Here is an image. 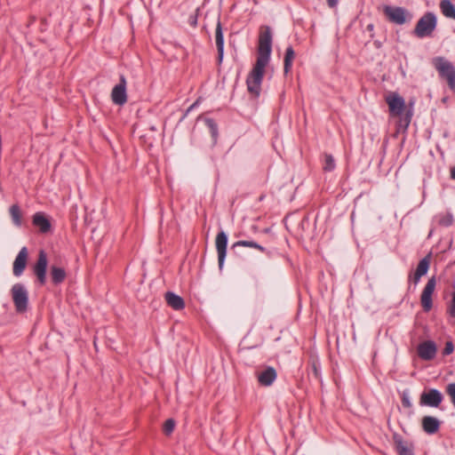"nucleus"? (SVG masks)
Here are the masks:
<instances>
[{
    "label": "nucleus",
    "mask_w": 455,
    "mask_h": 455,
    "mask_svg": "<svg viewBox=\"0 0 455 455\" xmlns=\"http://www.w3.org/2000/svg\"><path fill=\"white\" fill-rule=\"evenodd\" d=\"M164 299L167 305L174 310H182L185 307L184 299L172 291L165 292Z\"/></svg>",
    "instance_id": "obj_20"
},
{
    "label": "nucleus",
    "mask_w": 455,
    "mask_h": 455,
    "mask_svg": "<svg viewBox=\"0 0 455 455\" xmlns=\"http://www.w3.org/2000/svg\"><path fill=\"white\" fill-rule=\"evenodd\" d=\"M446 393L450 395L451 403L455 407V383H450L446 387Z\"/></svg>",
    "instance_id": "obj_31"
},
{
    "label": "nucleus",
    "mask_w": 455,
    "mask_h": 455,
    "mask_svg": "<svg viewBox=\"0 0 455 455\" xmlns=\"http://www.w3.org/2000/svg\"><path fill=\"white\" fill-rule=\"evenodd\" d=\"M193 109H194V108H191V106H190V107L187 109V111H186V113H185V115H184V117H185V116H187V115L191 111V110H193Z\"/></svg>",
    "instance_id": "obj_42"
},
{
    "label": "nucleus",
    "mask_w": 455,
    "mask_h": 455,
    "mask_svg": "<svg viewBox=\"0 0 455 455\" xmlns=\"http://www.w3.org/2000/svg\"><path fill=\"white\" fill-rule=\"evenodd\" d=\"M429 266H430V255H427L419 262L415 272L423 276L427 273V271L429 269Z\"/></svg>",
    "instance_id": "obj_26"
},
{
    "label": "nucleus",
    "mask_w": 455,
    "mask_h": 455,
    "mask_svg": "<svg viewBox=\"0 0 455 455\" xmlns=\"http://www.w3.org/2000/svg\"><path fill=\"white\" fill-rule=\"evenodd\" d=\"M436 284L435 277L432 276L428 279L420 296V302L425 312H429L433 307L432 294Z\"/></svg>",
    "instance_id": "obj_9"
},
{
    "label": "nucleus",
    "mask_w": 455,
    "mask_h": 455,
    "mask_svg": "<svg viewBox=\"0 0 455 455\" xmlns=\"http://www.w3.org/2000/svg\"><path fill=\"white\" fill-rule=\"evenodd\" d=\"M386 101L388 105L391 116H400L403 114L405 108V101L399 94L393 93L387 96Z\"/></svg>",
    "instance_id": "obj_12"
},
{
    "label": "nucleus",
    "mask_w": 455,
    "mask_h": 455,
    "mask_svg": "<svg viewBox=\"0 0 455 455\" xmlns=\"http://www.w3.org/2000/svg\"><path fill=\"white\" fill-rule=\"evenodd\" d=\"M236 247H250L259 250L261 252H267L269 254V251H267V249L258 243L254 241H249V240H240L233 243L232 249L235 250Z\"/></svg>",
    "instance_id": "obj_24"
},
{
    "label": "nucleus",
    "mask_w": 455,
    "mask_h": 455,
    "mask_svg": "<svg viewBox=\"0 0 455 455\" xmlns=\"http://www.w3.org/2000/svg\"><path fill=\"white\" fill-rule=\"evenodd\" d=\"M436 16L434 12H426L417 22L414 28V35L419 38L431 36L436 28Z\"/></svg>",
    "instance_id": "obj_3"
},
{
    "label": "nucleus",
    "mask_w": 455,
    "mask_h": 455,
    "mask_svg": "<svg viewBox=\"0 0 455 455\" xmlns=\"http://www.w3.org/2000/svg\"><path fill=\"white\" fill-rule=\"evenodd\" d=\"M339 0H327V4L331 8H334L338 5Z\"/></svg>",
    "instance_id": "obj_38"
},
{
    "label": "nucleus",
    "mask_w": 455,
    "mask_h": 455,
    "mask_svg": "<svg viewBox=\"0 0 455 455\" xmlns=\"http://www.w3.org/2000/svg\"><path fill=\"white\" fill-rule=\"evenodd\" d=\"M51 279L54 285L62 283L67 276V273L63 267L52 266L50 270Z\"/></svg>",
    "instance_id": "obj_21"
},
{
    "label": "nucleus",
    "mask_w": 455,
    "mask_h": 455,
    "mask_svg": "<svg viewBox=\"0 0 455 455\" xmlns=\"http://www.w3.org/2000/svg\"><path fill=\"white\" fill-rule=\"evenodd\" d=\"M215 42L217 46V52H218V64H221L224 57V36H223V30H222V24L220 22V18H218L216 28H215Z\"/></svg>",
    "instance_id": "obj_18"
},
{
    "label": "nucleus",
    "mask_w": 455,
    "mask_h": 455,
    "mask_svg": "<svg viewBox=\"0 0 455 455\" xmlns=\"http://www.w3.org/2000/svg\"><path fill=\"white\" fill-rule=\"evenodd\" d=\"M453 219L451 214H447L439 220V224L443 227H449L452 224Z\"/></svg>",
    "instance_id": "obj_33"
},
{
    "label": "nucleus",
    "mask_w": 455,
    "mask_h": 455,
    "mask_svg": "<svg viewBox=\"0 0 455 455\" xmlns=\"http://www.w3.org/2000/svg\"><path fill=\"white\" fill-rule=\"evenodd\" d=\"M436 345L432 340H426L418 346V355L425 361L433 360L436 355Z\"/></svg>",
    "instance_id": "obj_14"
},
{
    "label": "nucleus",
    "mask_w": 455,
    "mask_h": 455,
    "mask_svg": "<svg viewBox=\"0 0 455 455\" xmlns=\"http://www.w3.org/2000/svg\"><path fill=\"white\" fill-rule=\"evenodd\" d=\"M48 259L47 255L44 250H40L38 258L36 264L33 267V272L37 278L38 283L41 285H44L46 283V270H47Z\"/></svg>",
    "instance_id": "obj_7"
},
{
    "label": "nucleus",
    "mask_w": 455,
    "mask_h": 455,
    "mask_svg": "<svg viewBox=\"0 0 455 455\" xmlns=\"http://www.w3.org/2000/svg\"><path fill=\"white\" fill-rule=\"evenodd\" d=\"M111 100L118 106H123L127 102L126 79L124 75L120 76L119 83L112 89Z\"/></svg>",
    "instance_id": "obj_8"
},
{
    "label": "nucleus",
    "mask_w": 455,
    "mask_h": 455,
    "mask_svg": "<svg viewBox=\"0 0 455 455\" xmlns=\"http://www.w3.org/2000/svg\"><path fill=\"white\" fill-rule=\"evenodd\" d=\"M335 169V161L331 154H323V170L324 172H331Z\"/></svg>",
    "instance_id": "obj_28"
},
{
    "label": "nucleus",
    "mask_w": 455,
    "mask_h": 455,
    "mask_svg": "<svg viewBox=\"0 0 455 455\" xmlns=\"http://www.w3.org/2000/svg\"><path fill=\"white\" fill-rule=\"evenodd\" d=\"M435 67L440 76L447 80L450 88L455 90V68L452 63L438 57L435 60Z\"/></svg>",
    "instance_id": "obj_6"
},
{
    "label": "nucleus",
    "mask_w": 455,
    "mask_h": 455,
    "mask_svg": "<svg viewBox=\"0 0 455 455\" xmlns=\"http://www.w3.org/2000/svg\"><path fill=\"white\" fill-rule=\"evenodd\" d=\"M272 30L269 26L264 25L259 28L257 60L269 62L272 52Z\"/></svg>",
    "instance_id": "obj_2"
},
{
    "label": "nucleus",
    "mask_w": 455,
    "mask_h": 455,
    "mask_svg": "<svg viewBox=\"0 0 455 455\" xmlns=\"http://www.w3.org/2000/svg\"><path fill=\"white\" fill-rule=\"evenodd\" d=\"M422 277L421 275L414 272L412 275H410L409 276V279L411 280L415 284L418 283V282L419 281V279Z\"/></svg>",
    "instance_id": "obj_36"
},
{
    "label": "nucleus",
    "mask_w": 455,
    "mask_h": 455,
    "mask_svg": "<svg viewBox=\"0 0 455 455\" xmlns=\"http://www.w3.org/2000/svg\"><path fill=\"white\" fill-rule=\"evenodd\" d=\"M441 421L433 416H424L421 419V427L425 433L434 435L440 429Z\"/></svg>",
    "instance_id": "obj_19"
},
{
    "label": "nucleus",
    "mask_w": 455,
    "mask_h": 455,
    "mask_svg": "<svg viewBox=\"0 0 455 455\" xmlns=\"http://www.w3.org/2000/svg\"><path fill=\"white\" fill-rule=\"evenodd\" d=\"M366 28L369 31H373L374 26H373V24H369Z\"/></svg>",
    "instance_id": "obj_40"
},
{
    "label": "nucleus",
    "mask_w": 455,
    "mask_h": 455,
    "mask_svg": "<svg viewBox=\"0 0 455 455\" xmlns=\"http://www.w3.org/2000/svg\"><path fill=\"white\" fill-rule=\"evenodd\" d=\"M395 448L398 455H414V445L403 440V436L397 433L393 435Z\"/></svg>",
    "instance_id": "obj_15"
},
{
    "label": "nucleus",
    "mask_w": 455,
    "mask_h": 455,
    "mask_svg": "<svg viewBox=\"0 0 455 455\" xmlns=\"http://www.w3.org/2000/svg\"><path fill=\"white\" fill-rule=\"evenodd\" d=\"M295 58V52L291 45H289L285 50L284 59H283V72L287 75L291 68L292 62Z\"/></svg>",
    "instance_id": "obj_22"
},
{
    "label": "nucleus",
    "mask_w": 455,
    "mask_h": 455,
    "mask_svg": "<svg viewBox=\"0 0 455 455\" xmlns=\"http://www.w3.org/2000/svg\"><path fill=\"white\" fill-rule=\"evenodd\" d=\"M402 404L404 408H411V403L410 401L409 395L403 392L402 395Z\"/></svg>",
    "instance_id": "obj_35"
},
{
    "label": "nucleus",
    "mask_w": 455,
    "mask_h": 455,
    "mask_svg": "<svg viewBox=\"0 0 455 455\" xmlns=\"http://www.w3.org/2000/svg\"><path fill=\"white\" fill-rule=\"evenodd\" d=\"M450 315L451 316L455 317V291L453 292V295H452V305L450 309Z\"/></svg>",
    "instance_id": "obj_37"
},
{
    "label": "nucleus",
    "mask_w": 455,
    "mask_h": 455,
    "mask_svg": "<svg viewBox=\"0 0 455 455\" xmlns=\"http://www.w3.org/2000/svg\"><path fill=\"white\" fill-rule=\"evenodd\" d=\"M199 104V100H196L192 105H191V108H196V106H198Z\"/></svg>",
    "instance_id": "obj_41"
},
{
    "label": "nucleus",
    "mask_w": 455,
    "mask_h": 455,
    "mask_svg": "<svg viewBox=\"0 0 455 455\" xmlns=\"http://www.w3.org/2000/svg\"><path fill=\"white\" fill-rule=\"evenodd\" d=\"M215 245L218 252L219 267L221 269L225 262L228 246V235L224 231H220L217 234Z\"/></svg>",
    "instance_id": "obj_11"
},
{
    "label": "nucleus",
    "mask_w": 455,
    "mask_h": 455,
    "mask_svg": "<svg viewBox=\"0 0 455 455\" xmlns=\"http://www.w3.org/2000/svg\"><path fill=\"white\" fill-rule=\"evenodd\" d=\"M175 420L173 419H168L164 421L163 426V432L165 435H170L175 428Z\"/></svg>",
    "instance_id": "obj_30"
},
{
    "label": "nucleus",
    "mask_w": 455,
    "mask_h": 455,
    "mask_svg": "<svg viewBox=\"0 0 455 455\" xmlns=\"http://www.w3.org/2000/svg\"><path fill=\"white\" fill-rule=\"evenodd\" d=\"M9 212H10L12 223L16 227H20L22 225V212H21L20 207L18 204H12L9 209Z\"/></svg>",
    "instance_id": "obj_25"
},
{
    "label": "nucleus",
    "mask_w": 455,
    "mask_h": 455,
    "mask_svg": "<svg viewBox=\"0 0 455 455\" xmlns=\"http://www.w3.org/2000/svg\"><path fill=\"white\" fill-rule=\"evenodd\" d=\"M199 14V8H197L193 14H191L188 18V23L191 27L196 28L197 26Z\"/></svg>",
    "instance_id": "obj_32"
},
{
    "label": "nucleus",
    "mask_w": 455,
    "mask_h": 455,
    "mask_svg": "<svg viewBox=\"0 0 455 455\" xmlns=\"http://www.w3.org/2000/svg\"><path fill=\"white\" fill-rule=\"evenodd\" d=\"M277 377L276 371L272 366H267L262 371L258 372L257 379L260 386H271Z\"/></svg>",
    "instance_id": "obj_17"
},
{
    "label": "nucleus",
    "mask_w": 455,
    "mask_h": 455,
    "mask_svg": "<svg viewBox=\"0 0 455 455\" xmlns=\"http://www.w3.org/2000/svg\"><path fill=\"white\" fill-rule=\"evenodd\" d=\"M383 12L390 22L396 25H403L412 19L411 13L400 6L385 5Z\"/></svg>",
    "instance_id": "obj_5"
},
{
    "label": "nucleus",
    "mask_w": 455,
    "mask_h": 455,
    "mask_svg": "<svg viewBox=\"0 0 455 455\" xmlns=\"http://www.w3.org/2000/svg\"><path fill=\"white\" fill-rule=\"evenodd\" d=\"M442 393L435 389H429L427 392H423L420 395L419 403L429 407H438L443 401Z\"/></svg>",
    "instance_id": "obj_10"
},
{
    "label": "nucleus",
    "mask_w": 455,
    "mask_h": 455,
    "mask_svg": "<svg viewBox=\"0 0 455 455\" xmlns=\"http://www.w3.org/2000/svg\"><path fill=\"white\" fill-rule=\"evenodd\" d=\"M268 62L256 60V62L246 78L248 92L255 98L260 95L261 84L264 78L265 68Z\"/></svg>",
    "instance_id": "obj_1"
},
{
    "label": "nucleus",
    "mask_w": 455,
    "mask_h": 455,
    "mask_svg": "<svg viewBox=\"0 0 455 455\" xmlns=\"http://www.w3.org/2000/svg\"><path fill=\"white\" fill-rule=\"evenodd\" d=\"M451 178L455 180V166L451 170Z\"/></svg>",
    "instance_id": "obj_39"
},
{
    "label": "nucleus",
    "mask_w": 455,
    "mask_h": 455,
    "mask_svg": "<svg viewBox=\"0 0 455 455\" xmlns=\"http://www.w3.org/2000/svg\"><path fill=\"white\" fill-rule=\"evenodd\" d=\"M454 350V345L452 343V341L449 340L445 343V347L443 350V355H451Z\"/></svg>",
    "instance_id": "obj_34"
},
{
    "label": "nucleus",
    "mask_w": 455,
    "mask_h": 455,
    "mask_svg": "<svg viewBox=\"0 0 455 455\" xmlns=\"http://www.w3.org/2000/svg\"><path fill=\"white\" fill-rule=\"evenodd\" d=\"M12 299L18 314H23L28 308V292L22 283H15L11 289Z\"/></svg>",
    "instance_id": "obj_4"
},
{
    "label": "nucleus",
    "mask_w": 455,
    "mask_h": 455,
    "mask_svg": "<svg viewBox=\"0 0 455 455\" xmlns=\"http://www.w3.org/2000/svg\"><path fill=\"white\" fill-rule=\"evenodd\" d=\"M204 122L212 135V139L216 141L218 139V125L216 122L212 118H205Z\"/></svg>",
    "instance_id": "obj_29"
},
{
    "label": "nucleus",
    "mask_w": 455,
    "mask_h": 455,
    "mask_svg": "<svg viewBox=\"0 0 455 455\" xmlns=\"http://www.w3.org/2000/svg\"><path fill=\"white\" fill-rule=\"evenodd\" d=\"M32 224L37 228L42 234H47L52 230V223L43 212H37L33 215Z\"/></svg>",
    "instance_id": "obj_16"
},
{
    "label": "nucleus",
    "mask_w": 455,
    "mask_h": 455,
    "mask_svg": "<svg viewBox=\"0 0 455 455\" xmlns=\"http://www.w3.org/2000/svg\"><path fill=\"white\" fill-rule=\"evenodd\" d=\"M440 9L446 18L455 20V5L450 0H441Z\"/></svg>",
    "instance_id": "obj_23"
},
{
    "label": "nucleus",
    "mask_w": 455,
    "mask_h": 455,
    "mask_svg": "<svg viewBox=\"0 0 455 455\" xmlns=\"http://www.w3.org/2000/svg\"><path fill=\"white\" fill-rule=\"evenodd\" d=\"M310 373L315 379H321L320 362L316 358H311L309 361Z\"/></svg>",
    "instance_id": "obj_27"
},
{
    "label": "nucleus",
    "mask_w": 455,
    "mask_h": 455,
    "mask_svg": "<svg viewBox=\"0 0 455 455\" xmlns=\"http://www.w3.org/2000/svg\"><path fill=\"white\" fill-rule=\"evenodd\" d=\"M28 258V251L27 247H22L16 256L13 266H12V273L15 276H20L24 272Z\"/></svg>",
    "instance_id": "obj_13"
}]
</instances>
